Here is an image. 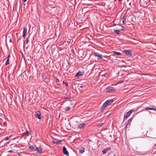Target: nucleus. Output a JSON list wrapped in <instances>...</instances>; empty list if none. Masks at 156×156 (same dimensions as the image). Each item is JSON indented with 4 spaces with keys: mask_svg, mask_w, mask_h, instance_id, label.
<instances>
[{
    "mask_svg": "<svg viewBox=\"0 0 156 156\" xmlns=\"http://www.w3.org/2000/svg\"><path fill=\"white\" fill-rule=\"evenodd\" d=\"M145 109L146 110H153L154 111H156V108H153L148 107V108H146L145 109H143V110H144Z\"/></svg>",
    "mask_w": 156,
    "mask_h": 156,
    "instance_id": "nucleus-12",
    "label": "nucleus"
},
{
    "mask_svg": "<svg viewBox=\"0 0 156 156\" xmlns=\"http://www.w3.org/2000/svg\"><path fill=\"white\" fill-rule=\"evenodd\" d=\"M35 116L37 118L39 119H41V113L40 111H37L35 112Z\"/></svg>",
    "mask_w": 156,
    "mask_h": 156,
    "instance_id": "nucleus-5",
    "label": "nucleus"
},
{
    "mask_svg": "<svg viewBox=\"0 0 156 156\" xmlns=\"http://www.w3.org/2000/svg\"><path fill=\"white\" fill-rule=\"evenodd\" d=\"M12 136V135L10 136H9V137L10 138Z\"/></svg>",
    "mask_w": 156,
    "mask_h": 156,
    "instance_id": "nucleus-37",
    "label": "nucleus"
},
{
    "mask_svg": "<svg viewBox=\"0 0 156 156\" xmlns=\"http://www.w3.org/2000/svg\"><path fill=\"white\" fill-rule=\"evenodd\" d=\"M27 29L26 28V27H25L23 29V37L24 38H25V36L26 35V34L27 32Z\"/></svg>",
    "mask_w": 156,
    "mask_h": 156,
    "instance_id": "nucleus-9",
    "label": "nucleus"
},
{
    "mask_svg": "<svg viewBox=\"0 0 156 156\" xmlns=\"http://www.w3.org/2000/svg\"><path fill=\"white\" fill-rule=\"evenodd\" d=\"M8 152H13V151H12V150H10V151H8Z\"/></svg>",
    "mask_w": 156,
    "mask_h": 156,
    "instance_id": "nucleus-32",
    "label": "nucleus"
},
{
    "mask_svg": "<svg viewBox=\"0 0 156 156\" xmlns=\"http://www.w3.org/2000/svg\"><path fill=\"white\" fill-rule=\"evenodd\" d=\"M0 130H1V128H0Z\"/></svg>",
    "mask_w": 156,
    "mask_h": 156,
    "instance_id": "nucleus-39",
    "label": "nucleus"
},
{
    "mask_svg": "<svg viewBox=\"0 0 156 156\" xmlns=\"http://www.w3.org/2000/svg\"><path fill=\"white\" fill-rule=\"evenodd\" d=\"M85 151V149L83 147H81L79 150L80 152L82 153H83Z\"/></svg>",
    "mask_w": 156,
    "mask_h": 156,
    "instance_id": "nucleus-16",
    "label": "nucleus"
},
{
    "mask_svg": "<svg viewBox=\"0 0 156 156\" xmlns=\"http://www.w3.org/2000/svg\"><path fill=\"white\" fill-rule=\"evenodd\" d=\"M155 145H156V144H155Z\"/></svg>",
    "mask_w": 156,
    "mask_h": 156,
    "instance_id": "nucleus-40",
    "label": "nucleus"
},
{
    "mask_svg": "<svg viewBox=\"0 0 156 156\" xmlns=\"http://www.w3.org/2000/svg\"><path fill=\"white\" fill-rule=\"evenodd\" d=\"M36 147L35 145L34 146L33 145H31L29 146V148L30 149L32 150V151H35V147Z\"/></svg>",
    "mask_w": 156,
    "mask_h": 156,
    "instance_id": "nucleus-14",
    "label": "nucleus"
},
{
    "mask_svg": "<svg viewBox=\"0 0 156 156\" xmlns=\"http://www.w3.org/2000/svg\"><path fill=\"white\" fill-rule=\"evenodd\" d=\"M9 64V60H6L5 62V65L7 66Z\"/></svg>",
    "mask_w": 156,
    "mask_h": 156,
    "instance_id": "nucleus-23",
    "label": "nucleus"
},
{
    "mask_svg": "<svg viewBox=\"0 0 156 156\" xmlns=\"http://www.w3.org/2000/svg\"><path fill=\"white\" fill-rule=\"evenodd\" d=\"M94 55L96 56L97 57L99 58H100L101 59L102 58V56L101 55H100L99 53H98V52H94Z\"/></svg>",
    "mask_w": 156,
    "mask_h": 156,
    "instance_id": "nucleus-7",
    "label": "nucleus"
},
{
    "mask_svg": "<svg viewBox=\"0 0 156 156\" xmlns=\"http://www.w3.org/2000/svg\"><path fill=\"white\" fill-rule=\"evenodd\" d=\"M132 118H131V119H129L127 121V125L129 124L131 122L132 120Z\"/></svg>",
    "mask_w": 156,
    "mask_h": 156,
    "instance_id": "nucleus-22",
    "label": "nucleus"
},
{
    "mask_svg": "<svg viewBox=\"0 0 156 156\" xmlns=\"http://www.w3.org/2000/svg\"><path fill=\"white\" fill-rule=\"evenodd\" d=\"M126 16L125 15H124L122 18V21L124 20V21H126Z\"/></svg>",
    "mask_w": 156,
    "mask_h": 156,
    "instance_id": "nucleus-21",
    "label": "nucleus"
},
{
    "mask_svg": "<svg viewBox=\"0 0 156 156\" xmlns=\"http://www.w3.org/2000/svg\"><path fill=\"white\" fill-rule=\"evenodd\" d=\"M140 3L141 5H142L143 6L147 5V3H146V2L145 1V0H140Z\"/></svg>",
    "mask_w": 156,
    "mask_h": 156,
    "instance_id": "nucleus-10",
    "label": "nucleus"
},
{
    "mask_svg": "<svg viewBox=\"0 0 156 156\" xmlns=\"http://www.w3.org/2000/svg\"><path fill=\"white\" fill-rule=\"evenodd\" d=\"M115 156V154H114V156Z\"/></svg>",
    "mask_w": 156,
    "mask_h": 156,
    "instance_id": "nucleus-38",
    "label": "nucleus"
},
{
    "mask_svg": "<svg viewBox=\"0 0 156 156\" xmlns=\"http://www.w3.org/2000/svg\"><path fill=\"white\" fill-rule=\"evenodd\" d=\"M85 125V124L84 123H82V124H80V125L78 126V127L80 129H81L83 128V126Z\"/></svg>",
    "mask_w": 156,
    "mask_h": 156,
    "instance_id": "nucleus-18",
    "label": "nucleus"
},
{
    "mask_svg": "<svg viewBox=\"0 0 156 156\" xmlns=\"http://www.w3.org/2000/svg\"><path fill=\"white\" fill-rule=\"evenodd\" d=\"M114 52L115 54L116 55H121V53L120 52H117L115 51H114Z\"/></svg>",
    "mask_w": 156,
    "mask_h": 156,
    "instance_id": "nucleus-20",
    "label": "nucleus"
},
{
    "mask_svg": "<svg viewBox=\"0 0 156 156\" xmlns=\"http://www.w3.org/2000/svg\"><path fill=\"white\" fill-rule=\"evenodd\" d=\"M122 27V28L121 29V30H124V29L123 28H124V27Z\"/></svg>",
    "mask_w": 156,
    "mask_h": 156,
    "instance_id": "nucleus-33",
    "label": "nucleus"
},
{
    "mask_svg": "<svg viewBox=\"0 0 156 156\" xmlns=\"http://www.w3.org/2000/svg\"><path fill=\"white\" fill-rule=\"evenodd\" d=\"M106 91L107 92H109L111 91H113L115 90V89L112 86H109L106 89Z\"/></svg>",
    "mask_w": 156,
    "mask_h": 156,
    "instance_id": "nucleus-3",
    "label": "nucleus"
},
{
    "mask_svg": "<svg viewBox=\"0 0 156 156\" xmlns=\"http://www.w3.org/2000/svg\"><path fill=\"white\" fill-rule=\"evenodd\" d=\"M9 137H6L5 139V140H7L9 139Z\"/></svg>",
    "mask_w": 156,
    "mask_h": 156,
    "instance_id": "nucleus-29",
    "label": "nucleus"
},
{
    "mask_svg": "<svg viewBox=\"0 0 156 156\" xmlns=\"http://www.w3.org/2000/svg\"><path fill=\"white\" fill-rule=\"evenodd\" d=\"M29 133L28 130H27L26 132L23 134V136H28L29 135Z\"/></svg>",
    "mask_w": 156,
    "mask_h": 156,
    "instance_id": "nucleus-13",
    "label": "nucleus"
},
{
    "mask_svg": "<svg viewBox=\"0 0 156 156\" xmlns=\"http://www.w3.org/2000/svg\"><path fill=\"white\" fill-rule=\"evenodd\" d=\"M113 101V100L112 99L106 101L102 105L101 109V111H103L106 108L108 105H110Z\"/></svg>",
    "mask_w": 156,
    "mask_h": 156,
    "instance_id": "nucleus-1",
    "label": "nucleus"
},
{
    "mask_svg": "<svg viewBox=\"0 0 156 156\" xmlns=\"http://www.w3.org/2000/svg\"><path fill=\"white\" fill-rule=\"evenodd\" d=\"M10 58V55H8L7 57V60H9Z\"/></svg>",
    "mask_w": 156,
    "mask_h": 156,
    "instance_id": "nucleus-28",
    "label": "nucleus"
},
{
    "mask_svg": "<svg viewBox=\"0 0 156 156\" xmlns=\"http://www.w3.org/2000/svg\"><path fill=\"white\" fill-rule=\"evenodd\" d=\"M123 52L126 55L130 56L131 55V51L129 50H124Z\"/></svg>",
    "mask_w": 156,
    "mask_h": 156,
    "instance_id": "nucleus-4",
    "label": "nucleus"
},
{
    "mask_svg": "<svg viewBox=\"0 0 156 156\" xmlns=\"http://www.w3.org/2000/svg\"><path fill=\"white\" fill-rule=\"evenodd\" d=\"M62 83L63 84H65L66 86L67 87L68 86V84L66 83H65L64 81H63Z\"/></svg>",
    "mask_w": 156,
    "mask_h": 156,
    "instance_id": "nucleus-25",
    "label": "nucleus"
},
{
    "mask_svg": "<svg viewBox=\"0 0 156 156\" xmlns=\"http://www.w3.org/2000/svg\"><path fill=\"white\" fill-rule=\"evenodd\" d=\"M134 111V110H131L129 112L125 113L124 114L123 120H124L126 119L128 116H129L130 114L133 112Z\"/></svg>",
    "mask_w": 156,
    "mask_h": 156,
    "instance_id": "nucleus-2",
    "label": "nucleus"
},
{
    "mask_svg": "<svg viewBox=\"0 0 156 156\" xmlns=\"http://www.w3.org/2000/svg\"><path fill=\"white\" fill-rule=\"evenodd\" d=\"M35 151H37V152L39 154H41L42 152V149L41 148H38L37 147L35 149Z\"/></svg>",
    "mask_w": 156,
    "mask_h": 156,
    "instance_id": "nucleus-8",
    "label": "nucleus"
},
{
    "mask_svg": "<svg viewBox=\"0 0 156 156\" xmlns=\"http://www.w3.org/2000/svg\"><path fill=\"white\" fill-rule=\"evenodd\" d=\"M122 23H123V25H125V21H124V20H122Z\"/></svg>",
    "mask_w": 156,
    "mask_h": 156,
    "instance_id": "nucleus-31",
    "label": "nucleus"
},
{
    "mask_svg": "<svg viewBox=\"0 0 156 156\" xmlns=\"http://www.w3.org/2000/svg\"><path fill=\"white\" fill-rule=\"evenodd\" d=\"M111 149L110 147L107 148H106L105 149L102 151V152L104 154L106 153L109 150Z\"/></svg>",
    "mask_w": 156,
    "mask_h": 156,
    "instance_id": "nucleus-11",
    "label": "nucleus"
},
{
    "mask_svg": "<svg viewBox=\"0 0 156 156\" xmlns=\"http://www.w3.org/2000/svg\"><path fill=\"white\" fill-rule=\"evenodd\" d=\"M99 75L102 76H106L107 75V74L106 73H103L102 72H100L99 73Z\"/></svg>",
    "mask_w": 156,
    "mask_h": 156,
    "instance_id": "nucleus-17",
    "label": "nucleus"
},
{
    "mask_svg": "<svg viewBox=\"0 0 156 156\" xmlns=\"http://www.w3.org/2000/svg\"><path fill=\"white\" fill-rule=\"evenodd\" d=\"M55 81L56 83H58L59 82V80L58 78H56Z\"/></svg>",
    "mask_w": 156,
    "mask_h": 156,
    "instance_id": "nucleus-26",
    "label": "nucleus"
},
{
    "mask_svg": "<svg viewBox=\"0 0 156 156\" xmlns=\"http://www.w3.org/2000/svg\"><path fill=\"white\" fill-rule=\"evenodd\" d=\"M52 142L54 144H56L58 145V144H59V142H55V141L53 140Z\"/></svg>",
    "mask_w": 156,
    "mask_h": 156,
    "instance_id": "nucleus-24",
    "label": "nucleus"
},
{
    "mask_svg": "<svg viewBox=\"0 0 156 156\" xmlns=\"http://www.w3.org/2000/svg\"><path fill=\"white\" fill-rule=\"evenodd\" d=\"M84 86H82V85H81V86H80V88H83V87H84Z\"/></svg>",
    "mask_w": 156,
    "mask_h": 156,
    "instance_id": "nucleus-30",
    "label": "nucleus"
},
{
    "mask_svg": "<svg viewBox=\"0 0 156 156\" xmlns=\"http://www.w3.org/2000/svg\"><path fill=\"white\" fill-rule=\"evenodd\" d=\"M128 125H127V124L126 125V126L125 127V128H127V126Z\"/></svg>",
    "mask_w": 156,
    "mask_h": 156,
    "instance_id": "nucleus-36",
    "label": "nucleus"
},
{
    "mask_svg": "<svg viewBox=\"0 0 156 156\" xmlns=\"http://www.w3.org/2000/svg\"><path fill=\"white\" fill-rule=\"evenodd\" d=\"M120 30H114V32L116 34H119V32L120 31Z\"/></svg>",
    "mask_w": 156,
    "mask_h": 156,
    "instance_id": "nucleus-19",
    "label": "nucleus"
},
{
    "mask_svg": "<svg viewBox=\"0 0 156 156\" xmlns=\"http://www.w3.org/2000/svg\"><path fill=\"white\" fill-rule=\"evenodd\" d=\"M83 75L82 73L80 72L79 71L75 75V76L76 77H78L80 76H82Z\"/></svg>",
    "mask_w": 156,
    "mask_h": 156,
    "instance_id": "nucleus-15",
    "label": "nucleus"
},
{
    "mask_svg": "<svg viewBox=\"0 0 156 156\" xmlns=\"http://www.w3.org/2000/svg\"><path fill=\"white\" fill-rule=\"evenodd\" d=\"M54 3V2H52L51 3V4H52L53 3Z\"/></svg>",
    "mask_w": 156,
    "mask_h": 156,
    "instance_id": "nucleus-35",
    "label": "nucleus"
},
{
    "mask_svg": "<svg viewBox=\"0 0 156 156\" xmlns=\"http://www.w3.org/2000/svg\"><path fill=\"white\" fill-rule=\"evenodd\" d=\"M25 42L26 43V44H27L28 42V38H27L26 40H25Z\"/></svg>",
    "mask_w": 156,
    "mask_h": 156,
    "instance_id": "nucleus-27",
    "label": "nucleus"
},
{
    "mask_svg": "<svg viewBox=\"0 0 156 156\" xmlns=\"http://www.w3.org/2000/svg\"><path fill=\"white\" fill-rule=\"evenodd\" d=\"M63 152L65 154L68 156L69 154V152L65 147H63Z\"/></svg>",
    "mask_w": 156,
    "mask_h": 156,
    "instance_id": "nucleus-6",
    "label": "nucleus"
},
{
    "mask_svg": "<svg viewBox=\"0 0 156 156\" xmlns=\"http://www.w3.org/2000/svg\"><path fill=\"white\" fill-rule=\"evenodd\" d=\"M24 2H26L27 0H23Z\"/></svg>",
    "mask_w": 156,
    "mask_h": 156,
    "instance_id": "nucleus-34",
    "label": "nucleus"
}]
</instances>
